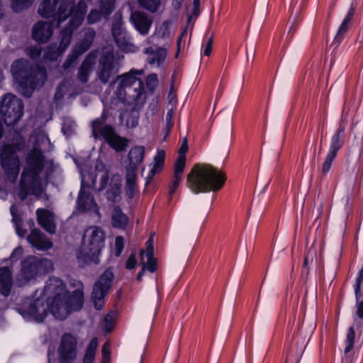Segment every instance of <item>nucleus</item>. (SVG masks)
I'll return each mask as SVG.
<instances>
[{"instance_id":"obj_1","label":"nucleus","mask_w":363,"mask_h":363,"mask_svg":"<svg viewBox=\"0 0 363 363\" xmlns=\"http://www.w3.org/2000/svg\"><path fill=\"white\" fill-rule=\"evenodd\" d=\"M72 285L75 289L70 291L60 279L50 278L44 290H38L27 298L19 313L27 321L42 322L48 312L57 320L66 319L81 310L84 302L82 283L74 280Z\"/></svg>"},{"instance_id":"obj_2","label":"nucleus","mask_w":363,"mask_h":363,"mask_svg":"<svg viewBox=\"0 0 363 363\" xmlns=\"http://www.w3.org/2000/svg\"><path fill=\"white\" fill-rule=\"evenodd\" d=\"M30 142L35 147L27 155L17 194L21 200L29 195L48 199L45 193L48 174L44 171L45 158L40 148L49 145L50 140L45 131L40 130L31 135Z\"/></svg>"},{"instance_id":"obj_3","label":"nucleus","mask_w":363,"mask_h":363,"mask_svg":"<svg viewBox=\"0 0 363 363\" xmlns=\"http://www.w3.org/2000/svg\"><path fill=\"white\" fill-rule=\"evenodd\" d=\"M87 11L86 4L80 1L77 6L73 0H44L38 8L39 14L43 18H54L59 24L70 16L69 26L62 32L59 48L49 47L45 52V60H55L67 49L70 43L72 31L81 25Z\"/></svg>"},{"instance_id":"obj_4","label":"nucleus","mask_w":363,"mask_h":363,"mask_svg":"<svg viewBox=\"0 0 363 363\" xmlns=\"http://www.w3.org/2000/svg\"><path fill=\"white\" fill-rule=\"evenodd\" d=\"M144 74L143 69H131L118 76L111 84L114 96L111 104L116 106L121 103L135 107L142 106L146 99L142 80Z\"/></svg>"},{"instance_id":"obj_5","label":"nucleus","mask_w":363,"mask_h":363,"mask_svg":"<svg viewBox=\"0 0 363 363\" xmlns=\"http://www.w3.org/2000/svg\"><path fill=\"white\" fill-rule=\"evenodd\" d=\"M81 174V191L77 199V211L83 213H89L91 215H96L99 217V207L94 201V197L89 189L95 185L96 179L98 176L101 178L100 189L105 188L108 182V172L106 170L105 165L101 160H97L95 164L94 172L87 169L86 165L79 166L77 163Z\"/></svg>"},{"instance_id":"obj_6","label":"nucleus","mask_w":363,"mask_h":363,"mask_svg":"<svg viewBox=\"0 0 363 363\" xmlns=\"http://www.w3.org/2000/svg\"><path fill=\"white\" fill-rule=\"evenodd\" d=\"M222 172L207 164H195L187 177V186L195 194L216 191L224 184Z\"/></svg>"},{"instance_id":"obj_7","label":"nucleus","mask_w":363,"mask_h":363,"mask_svg":"<svg viewBox=\"0 0 363 363\" xmlns=\"http://www.w3.org/2000/svg\"><path fill=\"white\" fill-rule=\"evenodd\" d=\"M11 73L20 93L29 97L33 90L43 86L46 80L45 70L43 68H29L25 60H18L11 66Z\"/></svg>"},{"instance_id":"obj_8","label":"nucleus","mask_w":363,"mask_h":363,"mask_svg":"<svg viewBox=\"0 0 363 363\" xmlns=\"http://www.w3.org/2000/svg\"><path fill=\"white\" fill-rule=\"evenodd\" d=\"M104 240V233L100 228L91 226L87 228L84 234L82 245L77 252L79 262L82 264H99Z\"/></svg>"},{"instance_id":"obj_9","label":"nucleus","mask_w":363,"mask_h":363,"mask_svg":"<svg viewBox=\"0 0 363 363\" xmlns=\"http://www.w3.org/2000/svg\"><path fill=\"white\" fill-rule=\"evenodd\" d=\"M25 143L16 131L9 144L3 143L0 147V164L7 178L16 181L19 173L20 161L17 152L23 150Z\"/></svg>"},{"instance_id":"obj_10","label":"nucleus","mask_w":363,"mask_h":363,"mask_svg":"<svg viewBox=\"0 0 363 363\" xmlns=\"http://www.w3.org/2000/svg\"><path fill=\"white\" fill-rule=\"evenodd\" d=\"M107 110L104 109L100 118L91 123L92 135L96 139H104L116 152L123 151L128 145V140L118 135L111 125L105 123Z\"/></svg>"},{"instance_id":"obj_11","label":"nucleus","mask_w":363,"mask_h":363,"mask_svg":"<svg viewBox=\"0 0 363 363\" xmlns=\"http://www.w3.org/2000/svg\"><path fill=\"white\" fill-rule=\"evenodd\" d=\"M52 267V263L49 259L28 257L22 262L21 270L17 277V283L19 286L24 285L37 277L50 272Z\"/></svg>"},{"instance_id":"obj_12","label":"nucleus","mask_w":363,"mask_h":363,"mask_svg":"<svg viewBox=\"0 0 363 363\" xmlns=\"http://www.w3.org/2000/svg\"><path fill=\"white\" fill-rule=\"evenodd\" d=\"M23 109L22 101L13 94H6L0 99V114L8 128L15 125L22 118Z\"/></svg>"},{"instance_id":"obj_13","label":"nucleus","mask_w":363,"mask_h":363,"mask_svg":"<svg viewBox=\"0 0 363 363\" xmlns=\"http://www.w3.org/2000/svg\"><path fill=\"white\" fill-rule=\"evenodd\" d=\"M78 354V338L71 333H64L57 347V359L60 363H73Z\"/></svg>"},{"instance_id":"obj_14","label":"nucleus","mask_w":363,"mask_h":363,"mask_svg":"<svg viewBox=\"0 0 363 363\" xmlns=\"http://www.w3.org/2000/svg\"><path fill=\"white\" fill-rule=\"evenodd\" d=\"M113 279V273L106 269L95 283L91 294V301L97 310H101L105 303V297L107 295Z\"/></svg>"},{"instance_id":"obj_15","label":"nucleus","mask_w":363,"mask_h":363,"mask_svg":"<svg viewBox=\"0 0 363 363\" xmlns=\"http://www.w3.org/2000/svg\"><path fill=\"white\" fill-rule=\"evenodd\" d=\"M112 35L120 50L125 52H135L138 48L132 42L128 33L122 26V16L121 13L115 15V22L112 26Z\"/></svg>"},{"instance_id":"obj_16","label":"nucleus","mask_w":363,"mask_h":363,"mask_svg":"<svg viewBox=\"0 0 363 363\" xmlns=\"http://www.w3.org/2000/svg\"><path fill=\"white\" fill-rule=\"evenodd\" d=\"M344 143V128H340L332 136L330 147L325 162L322 166V172L326 174L329 172L332 164L335 159L337 152L342 147Z\"/></svg>"},{"instance_id":"obj_17","label":"nucleus","mask_w":363,"mask_h":363,"mask_svg":"<svg viewBox=\"0 0 363 363\" xmlns=\"http://www.w3.org/2000/svg\"><path fill=\"white\" fill-rule=\"evenodd\" d=\"M363 334V327L352 324L349 328L345 340L344 357L342 363H350L354 354V345L361 338Z\"/></svg>"},{"instance_id":"obj_18","label":"nucleus","mask_w":363,"mask_h":363,"mask_svg":"<svg viewBox=\"0 0 363 363\" xmlns=\"http://www.w3.org/2000/svg\"><path fill=\"white\" fill-rule=\"evenodd\" d=\"M117 71L113 51L104 53L99 61L98 71L100 80L104 83L107 82L110 77Z\"/></svg>"},{"instance_id":"obj_19","label":"nucleus","mask_w":363,"mask_h":363,"mask_svg":"<svg viewBox=\"0 0 363 363\" xmlns=\"http://www.w3.org/2000/svg\"><path fill=\"white\" fill-rule=\"evenodd\" d=\"M84 34L85 38L84 40L74 46L72 53L64 64L65 70L69 69L74 64L78 56L84 53L90 47L94 40L95 32L94 30L89 28L85 30Z\"/></svg>"},{"instance_id":"obj_20","label":"nucleus","mask_w":363,"mask_h":363,"mask_svg":"<svg viewBox=\"0 0 363 363\" xmlns=\"http://www.w3.org/2000/svg\"><path fill=\"white\" fill-rule=\"evenodd\" d=\"M363 279V269L360 270L355 279L354 290L356 297V304L353 309V324L363 327V299H361L360 286Z\"/></svg>"},{"instance_id":"obj_21","label":"nucleus","mask_w":363,"mask_h":363,"mask_svg":"<svg viewBox=\"0 0 363 363\" xmlns=\"http://www.w3.org/2000/svg\"><path fill=\"white\" fill-rule=\"evenodd\" d=\"M140 264L143 265L142 272L137 277V279L140 281L145 269L150 272L156 270V260L153 257V238L151 236L146 242V250L140 252Z\"/></svg>"},{"instance_id":"obj_22","label":"nucleus","mask_w":363,"mask_h":363,"mask_svg":"<svg viewBox=\"0 0 363 363\" xmlns=\"http://www.w3.org/2000/svg\"><path fill=\"white\" fill-rule=\"evenodd\" d=\"M130 20L135 29L142 35H146L152 24V17L140 11H133Z\"/></svg>"},{"instance_id":"obj_23","label":"nucleus","mask_w":363,"mask_h":363,"mask_svg":"<svg viewBox=\"0 0 363 363\" xmlns=\"http://www.w3.org/2000/svg\"><path fill=\"white\" fill-rule=\"evenodd\" d=\"M53 33L52 25L44 21H39L33 26V38L38 43H45Z\"/></svg>"},{"instance_id":"obj_24","label":"nucleus","mask_w":363,"mask_h":363,"mask_svg":"<svg viewBox=\"0 0 363 363\" xmlns=\"http://www.w3.org/2000/svg\"><path fill=\"white\" fill-rule=\"evenodd\" d=\"M38 224L50 233L55 232V215L48 209L38 208L36 211Z\"/></svg>"},{"instance_id":"obj_25","label":"nucleus","mask_w":363,"mask_h":363,"mask_svg":"<svg viewBox=\"0 0 363 363\" xmlns=\"http://www.w3.org/2000/svg\"><path fill=\"white\" fill-rule=\"evenodd\" d=\"M106 197L111 202L119 201L121 199V177L118 174L112 177L106 191Z\"/></svg>"},{"instance_id":"obj_26","label":"nucleus","mask_w":363,"mask_h":363,"mask_svg":"<svg viewBox=\"0 0 363 363\" xmlns=\"http://www.w3.org/2000/svg\"><path fill=\"white\" fill-rule=\"evenodd\" d=\"M115 1L116 0H101V13L96 10H91L87 17L88 23H94L100 20L101 15L105 16L109 15L113 10Z\"/></svg>"},{"instance_id":"obj_27","label":"nucleus","mask_w":363,"mask_h":363,"mask_svg":"<svg viewBox=\"0 0 363 363\" xmlns=\"http://www.w3.org/2000/svg\"><path fill=\"white\" fill-rule=\"evenodd\" d=\"M28 241L38 250H46L52 246L51 241L36 229L31 231L28 237Z\"/></svg>"},{"instance_id":"obj_28","label":"nucleus","mask_w":363,"mask_h":363,"mask_svg":"<svg viewBox=\"0 0 363 363\" xmlns=\"http://www.w3.org/2000/svg\"><path fill=\"white\" fill-rule=\"evenodd\" d=\"M137 174L135 169H127L125 176V194L129 199H133L138 192Z\"/></svg>"},{"instance_id":"obj_29","label":"nucleus","mask_w":363,"mask_h":363,"mask_svg":"<svg viewBox=\"0 0 363 363\" xmlns=\"http://www.w3.org/2000/svg\"><path fill=\"white\" fill-rule=\"evenodd\" d=\"M96 59V55L94 52H91L82 62L79 67L78 72V78L80 82L85 83L88 82L89 76L92 70L93 65H94Z\"/></svg>"},{"instance_id":"obj_30","label":"nucleus","mask_w":363,"mask_h":363,"mask_svg":"<svg viewBox=\"0 0 363 363\" xmlns=\"http://www.w3.org/2000/svg\"><path fill=\"white\" fill-rule=\"evenodd\" d=\"M165 159V152L162 150H158L154 157L153 162L150 165V169L146 177V183L150 182L156 174L160 173L164 167Z\"/></svg>"},{"instance_id":"obj_31","label":"nucleus","mask_w":363,"mask_h":363,"mask_svg":"<svg viewBox=\"0 0 363 363\" xmlns=\"http://www.w3.org/2000/svg\"><path fill=\"white\" fill-rule=\"evenodd\" d=\"M144 52L150 56L148 62L150 65L160 66L167 57V50L162 48L149 47L145 50Z\"/></svg>"},{"instance_id":"obj_32","label":"nucleus","mask_w":363,"mask_h":363,"mask_svg":"<svg viewBox=\"0 0 363 363\" xmlns=\"http://www.w3.org/2000/svg\"><path fill=\"white\" fill-rule=\"evenodd\" d=\"M145 153V148L144 146L137 145L133 147L128 155L130 167L128 169H135L136 172L137 167L143 161Z\"/></svg>"},{"instance_id":"obj_33","label":"nucleus","mask_w":363,"mask_h":363,"mask_svg":"<svg viewBox=\"0 0 363 363\" xmlns=\"http://www.w3.org/2000/svg\"><path fill=\"white\" fill-rule=\"evenodd\" d=\"M111 225L115 228L125 229L129 218L119 206H114L111 212Z\"/></svg>"},{"instance_id":"obj_34","label":"nucleus","mask_w":363,"mask_h":363,"mask_svg":"<svg viewBox=\"0 0 363 363\" xmlns=\"http://www.w3.org/2000/svg\"><path fill=\"white\" fill-rule=\"evenodd\" d=\"M354 13V9L350 8L347 16L343 19L341 25L340 26L335 36L333 43L336 44L337 46L342 40L344 39L349 28L350 26V22Z\"/></svg>"},{"instance_id":"obj_35","label":"nucleus","mask_w":363,"mask_h":363,"mask_svg":"<svg viewBox=\"0 0 363 363\" xmlns=\"http://www.w3.org/2000/svg\"><path fill=\"white\" fill-rule=\"evenodd\" d=\"M12 284L11 273L8 268H0V293L4 296L9 294Z\"/></svg>"},{"instance_id":"obj_36","label":"nucleus","mask_w":363,"mask_h":363,"mask_svg":"<svg viewBox=\"0 0 363 363\" xmlns=\"http://www.w3.org/2000/svg\"><path fill=\"white\" fill-rule=\"evenodd\" d=\"M184 167L182 158H181L178 162H175L173 179L169 186V191L170 195H172L175 192L181 182Z\"/></svg>"},{"instance_id":"obj_37","label":"nucleus","mask_w":363,"mask_h":363,"mask_svg":"<svg viewBox=\"0 0 363 363\" xmlns=\"http://www.w3.org/2000/svg\"><path fill=\"white\" fill-rule=\"evenodd\" d=\"M98 339L96 337L93 338L89 345L87 346L85 352V354L84 357L83 362L84 363H93L96 352L98 347Z\"/></svg>"},{"instance_id":"obj_38","label":"nucleus","mask_w":363,"mask_h":363,"mask_svg":"<svg viewBox=\"0 0 363 363\" xmlns=\"http://www.w3.org/2000/svg\"><path fill=\"white\" fill-rule=\"evenodd\" d=\"M11 214L12 216V220L15 224L16 232L19 237H24L26 231L21 228V220L17 214V206L12 205L10 208Z\"/></svg>"},{"instance_id":"obj_39","label":"nucleus","mask_w":363,"mask_h":363,"mask_svg":"<svg viewBox=\"0 0 363 363\" xmlns=\"http://www.w3.org/2000/svg\"><path fill=\"white\" fill-rule=\"evenodd\" d=\"M170 22L165 21L161 24L158 25L155 28V35L159 38H164L170 35Z\"/></svg>"},{"instance_id":"obj_40","label":"nucleus","mask_w":363,"mask_h":363,"mask_svg":"<svg viewBox=\"0 0 363 363\" xmlns=\"http://www.w3.org/2000/svg\"><path fill=\"white\" fill-rule=\"evenodd\" d=\"M138 4L145 9L152 13L157 11L160 5V0H137Z\"/></svg>"},{"instance_id":"obj_41","label":"nucleus","mask_w":363,"mask_h":363,"mask_svg":"<svg viewBox=\"0 0 363 363\" xmlns=\"http://www.w3.org/2000/svg\"><path fill=\"white\" fill-rule=\"evenodd\" d=\"M125 118H128L125 121V125L128 128H135L138 124V116L136 113H132L128 116L126 113L121 115V119L122 121H124Z\"/></svg>"},{"instance_id":"obj_42","label":"nucleus","mask_w":363,"mask_h":363,"mask_svg":"<svg viewBox=\"0 0 363 363\" xmlns=\"http://www.w3.org/2000/svg\"><path fill=\"white\" fill-rule=\"evenodd\" d=\"M34 0H12L11 6L14 11L18 12L29 6Z\"/></svg>"},{"instance_id":"obj_43","label":"nucleus","mask_w":363,"mask_h":363,"mask_svg":"<svg viewBox=\"0 0 363 363\" xmlns=\"http://www.w3.org/2000/svg\"><path fill=\"white\" fill-rule=\"evenodd\" d=\"M124 248V239L121 236H117L115 240L114 253L116 257L121 255Z\"/></svg>"},{"instance_id":"obj_44","label":"nucleus","mask_w":363,"mask_h":363,"mask_svg":"<svg viewBox=\"0 0 363 363\" xmlns=\"http://www.w3.org/2000/svg\"><path fill=\"white\" fill-rule=\"evenodd\" d=\"M188 150V144H187V140L185 138L183 141L182 145L180 147L179 152V156L176 161V162H178L181 158L183 159L184 166L186 164V156L185 154Z\"/></svg>"},{"instance_id":"obj_45","label":"nucleus","mask_w":363,"mask_h":363,"mask_svg":"<svg viewBox=\"0 0 363 363\" xmlns=\"http://www.w3.org/2000/svg\"><path fill=\"white\" fill-rule=\"evenodd\" d=\"M315 255V251L314 249L310 248L309 250H308V251L305 255L304 262H303V267L305 268H306L309 264H311L313 262Z\"/></svg>"},{"instance_id":"obj_46","label":"nucleus","mask_w":363,"mask_h":363,"mask_svg":"<svg viewBox=\"0 0 363 363\" xmlns=\"http://www.w3.org/2000/svg\"><path fill=\"white\" fill-rule=\"evenodd\" d=\"M146 84L147 87L152 90L157 84V76L155 74H151L147 76L146 79Z\"/></svg>"},{"instance_id":"obj_47","label":"nucleus","mask_w":363,"mask_h":363,"mask_svg":"<svg viewBox=\"0 0 363 363\" xmlns=\"http://www.w3.org/2000/svg\"><path fill=\"white\" fill-rule=\"evenodd\" d=\"M115 320L114 313H108L104 318L106 331L109 332L111 330L112 325Z\"/></svg>"},{"instance_id":"obj_48","label":"nucleus","mask_w":363,"mask_h":363,"mask_svg":"<svg viewBox=\"0 0 363 363\" xmlns=\"http://www.w3.org/2000/svg\"><path fill=\"white\" fill-rule=\"evenodd\" d=\"M213 39L212 38H208L206 43L203 45V54L205 56H209L212 51Z\"/></svg>"},{"instance_id":"obj_49","label":"nucleus","mask_w":363,"mask_h":363,"mask_svg":"<svg viewBox=\"0 0 363 363\" xmlns=\"http://www.w3.org/2000/svg\"><path fill=\"white\" fill-rule=\"evenodd\" d=\"M28 55L32 58L35 59L40 55V48L39 45H35L28 48Z\"/></svg>"},{"instance_id":"obj_50","label":"nucleus","mask_w":363,"mask_h":363,"mask_svg":"<svg viewBox=\"0 0 363 363\" xmlns=\"http://www.w3.org/2000/svg\"><path fill=\"white\" fill-rule=\"evenodd\" d=\"M137 264L135 254L132 253L128 258L125 267L128 269H133Z\"/></svg>"},{"instance_id":"obj_51","label":"nucleus","mask_w":363,"mask_h":363,"mask_svg":"<svg viewBox=\"0 0 363 363\" xmlns=\"http://www.w3.org/2000/svg\"><path fill=\"white\" fill-rule=\"evenodd\" d=\"M103 354V363H106L110 357V345L108 342H106L102 347Z\"/></svg>"},{"instance_id":"obj_52","label":"nucleus","mask_w":363,"mask_h":363,"mask_svg":"<svg viewBox=\"0 0 363 363\" xmlns=\"http://www.w3.org/2000/svg\"><path fill=\"white\" fill-rule=\"evenodd\" d=\"M174 111L172 108L168 110L166 115V125L169 130L172 126V118H173Z\"/></svg>"},{"instance_id":"obj_53","label":"nucleus","mask_w":363,"mask_h":363,"mask_svg":"<svg viewBox=\"0 0 363 363\" xmlns=\"http://www.w3.org/2000/svg\"><path fill=\"white\" fill-rule=\"evenodd\" d=\"M23 255V248L21 247H16L11 253V259L17 260Z\"/></svg>"},{"instance_id":"obj_54","label":"nucleus","mask_w":363,"mask_h":363,"mask_svg":"<svg viewBox=\"0 0 363 363\" xmlns=\"http://www.w3.org/2000/svg\"><path fill=\"white\" fill-rule=\"evenodd\" d=\"M63 88H64V84H61L57 87V92L55 96V98L56 100H58L63 96V93H62Z\"/></svg>"},{"instance_id":"obj_55","label":"nucleus","mask_w":363,"mask_h":363,"mask_svg":"<svg viewBox=\"0 0 363 363\" xmlns=\"http://www.w3.org/2000/svg\"><path fill=\"white\" fill-rule=\"evenodd\" d=\"M222 92H223V89L221 88H219L217 91L216 100L219 99V98L220 97V96L222 94Z\"/></svg>"},{"instance_id":"obj_56","label":"nucleus","mask_w":363,"mask_h":363,"mask_svg":"<svg viewBox=\"0 0 363 363\" xmlns=\"http://www.w3.org/2000/svg\"><path fill=\"white\" fill-rule=\"evenodd\" d=\"M103 103L106 104V105H107V104H108V99H105L104 100H103Z\"/></svg>"},{"instance_id":"obj_57","label":"nucleus","mask_w":363,"mask_h":363,"mask_svg":"<svg viewBox=\"0 0 363 363\" xmlns=\"http://www.w3.org/2000/svg\"><path fill=\"white\" fill-rule=\"evenodd\" d=\"M182 1H183V0H178L179 4H180Z\"/></svg>"},{"instance_id":"obj_58","label":"nucleus","mask_w":363,"mask_h":363,"mask_svg":"<svg viewBox=\"0 0 363 363\" xmlns=\"http://www.w3.org/2000/svg\"><path fill=\"white\" fill-rule=\"evenodd\" d=\"M178 46L179 47L180 46V40H179V42H178Z\"/></svg>"},{"instance_id":"obj_59","label":"nucleus","mask_w":363,"mask_h":363,"mask_svg":"<svg viewBox=\"0 0 363 363\" xmlns=\"http://www.w3.org/2000/svg\"><path fill=\"white\" fill-rule=\"evenodd\" d=\"M30 224H31L32 225H33V224H34V223H33V221H31V222H30Z\"/></svg>"}]
</instances>
